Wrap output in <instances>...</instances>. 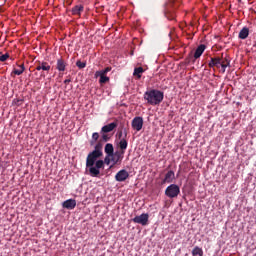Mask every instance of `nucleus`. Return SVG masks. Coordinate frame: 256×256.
Listing matches in <instances>:
<instances>
[{
	"instance_id": "1",
	"label": "nucleus",
	"mask_w": 256,
	"mask_h": 256,
	"mask_svg": "<svg viewBox=\"0 0 256 256\" xmlns=\"http://www.w3.org/2000/svg\"><path fill=\"white\" fill-rule=\"evenodd\" d=\"M100 157H103V151L93 150L86 158V167L89 169L91 177L101 175V171L99 169H103L105 167V162H103V160H97L100 159Z\"/></svg>"
},
{
	"instance_id": "2",
	"label": "nucleus",
	"mask_w": 256,
	"mask_h": 256,
	"mask_svg": "<svg viewBox=\"0 0 256 256\" xmlns=\"http://www.w3.org/2000/svg\"><path fill=\"white\" fill-rule=\"evenodd\" d=\"M144 99L147 101L148 105H161L163 99H165V94L163 91L151 89L144 93Z\"/></svg>"
},
{
	"instance_id": "3",
	"label": "nucleus",
	"mask_w": 256,
	"mask_h": 256,
	"mask_svg": "<svg viewBox=\"0 0 256 256\" xmlns=\"http://www.w3.org/2000/svg\"><path fill=\"white\" fill-rule=\"evenodd\" d=\"M179 193H181V188H179L177 184H171L165 190V195L166 197H169V199L179 197Z\"/></svg>"
},
{
	"instance_id": "4",
	"label": "nucleus",
	"mask_w": 256,
	"mask_h": 256,
	"mask_svg": "<svg viewBox=\"0 0 256 256\" xmlns=\"http://www.w3.org/2000/svg\"><path fill=\"white\" fill-rule=\"evenodd\" d=\"M133 223H138V225H142L145 227V225L149 224V214H141L139 216H135L132 219Z\"/></svg>"
},
{
	"instance_id": "5",
	"label": "nucleus",
	"mask_w": 256,
	"mask_h": 256,
	"mask_svg": "<svg viewBox=\"0 0 256 256\" xmlns=\"http://www.w3.org/2000/svg\"><path fill=\"white\" fill-rule=\"evenodd\" d=\"M124 155H125V152L121 150H117L116 152H113V155L110 156L113 165H117V163H121V161H123Z\"/></svg>"
},
{
	"instance_id": "6",
	"label": "nucleus",
	"mask_w": 256,
	"mask_h": 256,
	"mask_svg": "<svg viewBox=\"0 0 256 256\" xmlns=\"http://www.w3.org/2000/svg\"><path fill=\"white\" fill-rule=\"evenodd\" d=\"M36 71H45L46 73H49L51 71V65H49V62L37 61Z\"/></svg>"
},
{
	"instance_id": "7",
	"label": "nucleus",
	"mask_w": 256,
	"mask_h": 256,
	"mask_svg": "<svg viewBox=\"0 0 256 256\" xmlns=\"http://www.w3.org/2000/svg\"><path fill=\"white\" fill-rule=\"evenodd\" d=\"M132 128L134 129V131H141L143 129V117H135L132 120Z\"/></svg>"
},
{
	"instance_id": "8",
	"label": "nucleus",
	"mask_w": 256,
	"mask_h": 256,
	"mask_svg": "<svg viewBox=\"0 0 256 256\" xmlns=\"http://www.w3.org/2000/svg\"><path fill=\"white\" fill-rule=\"evenodd\" d=\"M115 179L119 183H123V181H127V179H129V172H127V170L125 169H122L117 172V174L115 175Z\"/></svg>"
},
{
	"instance_id": "9",
	"label": "nucleus",
	"mask_w": 256,
	"mask_h": 256,
	"mask_svg": "<svg viewBox=\"0 0 256 256\" xmlns=\"http://www.w3.org/2000/svg\"><path fill=\"white\" fill-rule=\"evenodd\" d=\"M173 181H175V172L173 170H170L165 174V177L162 180L161 185H165L166 183H173Z\"/></svg>"
},
{
	"instance_id": "10",
	"label": "nucleus",
	"mask_w": 256,
	"mask_h": 256,
	"mask_svg": "<svg viewBox=\"0 0 256 256\" xmlns=\"http://www.w3.org/2000/svg\"><path fill=\"white\" fill-rule=\"evenodd\" d=\"M63 209L73 210L77 207V201L75 199H68L62 203Z\"/></svg>"
},
{
	"instance_id": "11",
	"label": "nucleus",
	"mask_w": 256,
	"mask_h": 256,
	"mask_svg": "<svg viewBox=\"0 0 256 256\" xmlns=\"http://www.w3.org/2000/svg\"><path fill=\"white\" fill-rule=\"evenodd\" d=\"M117 122H112L108 125H105L101 128V133H111L114 129H117Z\"/></svg>"
},
{
	"instance_id": "12",
	"label": "nucleus",
	"mask_w": 256,
	"mask_h": 256,
	"mask_svg": "<svg viewBox=\"0 0 256 256\" xmlns=\"http://www.w3.org/2000/svg\"><path fill=\"white\" fill-rule=\"evenodd\" d=\"M222 59L223 58H221V57L211 58L210 62L208 63V67H210V68H212V67H221V63L223 62Z\"/></svg>"
},
{
	"instance_id": "13",
	"label": "nucleus",
	"mask_w": 256,
	"mask_h": 256,
	"mask_svg": "<svg viewBox=\"0 0 256 256\" xmlns=\"http://www.w3.org/2000/svg\"><path fill=\"white\" fill-rule=\"evenodd\" d=\"M206 49H207V46L205 44H200L195 50L194 59H199V57L203 55Z\"/></svg>"
},
{
	"instance_id": "14",
	"label": "nucleus",
	"mask_w": 256,
	"mask_h": 256,
	"mask_svg": "<svg viewBox=\"0 0 256 256\" xmlns=\"http://www.w3.org/2000/svg\"><path fill=\"white\" fill-rule=\"evenodd\" d=\"M72 15H77L78 17H81V14L83 11H85V7L83 5L79 4L72 8Z\"/></svg>"
},
{
	"instance_id": "15",
	"label": "nucleus",
	"mask_w": 256,
	"mask_h": 256,
	"mask_svg": "<svg viewBox=\"0 0 256 256\" xmlns=\"http://www.w3.org/2000/svg\"><path fill=\"white\" fill-rule=\"evenodd\" d=\"M56 69L60 72L65 71V69H67V62H65L63 58H59L56 63Z\"/></svg>"
},
{
	"instance_id": "16",
	"label": "nucleus",
	"mask_w": 256,
	"mask_h": 256,
	"mask_svg": "<svg viewBox=\"0 0 256 256\" xmlns=\"http://www.w3.org/2000/svg\"><path fill=\"white\" fill-rule=\"evenodd\" d=\"M104 151H105L106 155H108V157H111V155H113V153H115V148L113 147V144L108 143L105 145Z\"/></svg>"
},
{
	"instance_id": "17",
	"label": "nucleus",
	"mask_w": 256,
	"mask_h": 256,
	"mask_svg": "<svg viewBox=\"0 0 256 256\" xmlns=\"http://www.w3.org/2000/svg\"><path fill=\"white\" fill-rule=\"evenodd\" d=\"M239 39H247L249 37V29L247 27H243L239 34H238Z\"/></svg>"
},
{
	"instance_id": "18",
	"label": "nucleus",
	"mask_w": 256,
	"mask_h": 256,
	"mask_svg": "<svg viewBox=\"0 0 256 256\" xmlns=\"http://www.w3.org/2000/svg\"><path fill=\"white\" fill-rule=\"evenodd\" d=\"M145 73V69L143 67H136L133 72V76L137 77V79H141V75Z\"/></svg>"
},
{
	"instance_id": "19",
	"label": "nucleus",
	"mask_w": 256,
	"mask_h": 256,
	"mask_svg": "<svg viewBox=\"0 0 256 256\" xmlns=\"http://www.w3.org/2000/svg\"><path fill=\"white\" fill-rule=\"evenodd\" d=\"M18 67H20V69L14 68L12 73H14V75H23L25 72V64L22 63L18 65Z\"/></svg>"
},
{
	"instance_id": "20",
	"label": "nucleus",
	"mask_w": 256,
	"mask_h": 256,
	"mask_svg": "<svg viewBox=\"0 0 256 256\" xmlns=\"http://www.w3.org/2000/svg\"><path fill=\"white\" fill-rule=\"evenodd\" d=\"M128 145H129V143L127 142V140L125 138L121 139L119 142L120 151H123V153H125Z\"/></svg>"
},
{
	"instance_id": "21",
	"label": "nucleus",
	"mask_w": 256,
	"mask_h": 256,
	"mask_svg": "<svg viewBox=\"0 0 256 256\" xmlns=\"http://www.w3.org/2000/svg\"><path fill=\"white\" fill-rule=\"evenodd\" d=\"M231 64V61H229V59H225L221 62L220 67L222 68V73H225V70L227 69V67H229V65Z\"/></svg>"
},
{
	"instance_id": "22",
	"label": "nucleus",
	"mask_w": 256,
	"mask_h": 256,
	"mask_svg": "<svg viewBox=\"0 0 256 256\" xmlns=\"http://www.w3.org/2000/svg\"><path fill=\"white\" fill-rule=\"evenodd\" d=\"M192 255L193 256H203V249L199 248L198 246H195L194 249L192 250Z\"/></svg>"
},
{
	"instance_id": "23",
	"label": "nucleus",
	"mask_w": 256,
	"mask_h": 256,
	"mask_svg": "<svg viewBox=\"0 0 256 256\" xmlns=\"http://www.w3.org/2000/svg\"><path fill=\"white\" fill-rule=\"evenodd\" d=\"M111 71V67H106L104 70L96 71L95 77H99V75H106Z\"/></svg>"
},
{
	"instance_id": "24",
	"label": "nucleus",
	"mask_w": 256,
	"mask_h": 256,
	"mask_svg": "<svg viewBox=\"0 0 256 256\" xmlns=\"http://www.w3.org/2000/svg\"><path fill=\"white\" fill-rule=\"evenodd\" d=\"M102 133V136H101V140L100 141H103L104 143H107V141H109L111 139V136L105 132H101Z\"/></svg>"
},
{
	"instance_id": "25",
	"label": "nucleus",
	"mask_w": 256,
	"mask_h": 256,
	"mask_svg": "<svg viewBox=\"0 0 256 256\" xmlns=\"http://www.w3.org/2000/svg\"><path fill=\"white\" fill-rule=\"evenodd\" d=\"M76 66L78 67V69H85L87 67V62H81L80 60H78L76 62Z\"/></svg>"
},
{
	"instance_id": "26",
	"label": "nucleus",
	"mask_w": 256,
	"mask_h": 256,
	"mask_svg": "<svg viewBox=\"0 0 256 256\" xmlns=\"http://www.w3.org/2000/svg\"><path fill=\"white\" fill-rule=\"evenodd\" d=\"M96 141H99V133L94 132V133L92 134L91 145H93V143H96Z\"/></svg>"
},
{
	"instance_id": "27",
	"label": "nucleus",
	"mask_w": 256,
	"mask_h": 256,
	"mask_svg": "<svg viewBox=\"0 0 256 256\" xmlns=\"http://www.w3.org/2000/svg\"><path fill=\"white\" fill-rule=\"evenodd\" d=\"M100 77L99 83H107L109 81V77L106 75H98Z\"/></svg>"
},
{
	"instance_id": "28",
	"label": "nucleus",
	"mask_w": 256,
	"mask_h": 256,
	"mask_svg": "<svg viewBox=\"0 0 256 256\" xmlns=\"http://www.w3.org/2000/svg\"><path fill=\"white\" fill-rule=\"evenodd\" d=\"M9 53H5V54H2L1 56H0V61H1V63H5V61H7V59H9Z\"/></svg>"
},
{
	"instance_id": "29",
	"label": "nucleus",
	"mask_w": 256,
	"mask_h": 256,
	"mask_svg": "<svg viewBox=\"0 0 256 256\" xmlns=\"http://www.w3.org/2000/svg\"><path fill=\"white\" fill-rule=\"evenodd\" d=\"M94 151H103V144L101 143V141L95 145Z\"/></svg>"
},
{
	"instance_id": "30",
	"label": "nucleus",
	"mask_w": 256,
	"mask_h": 256,
	"mask_svg": "<svg viewBox=\"0 0 256 256\" xmlns=\"http://www.w3.org/2000/svg\"><path fill=\"white\" fill-rule=\"evenodd\" d=\"M103 163H106V165H109L111 163V156L107 155L103 161Z\"/></svg>"
},
{
	"instance_id": "31",
	"label": "nucleus",
	"mask_w": 256,
	"mask_h": 256,
	"mask_svg": "<svg viewBox=\"0 0 256 256\" xmlns=\"http://www.w3.org/2000/svg\"><path fill=\"white\" fill-rule=\"evenodd\" d=\"M69 83H71V79H66V80H64V84H65V85H69Z\"/></svg>"
},
{
	"instance_id": "32",
	"label": "nucleus",
	"mask_w": 256,
	"mask_h": 256,
	"mask_svg": "<svg viewBox=\"0 0 256 256\" xmlns=\"http://www.w3.org/2000/svg\"><path fill=\"white\" fill-rule=\"evenodd\" d=\"M122 135H123V133H122V132H120L119 137H121Z\"/></svg>"
}]
</instances>
